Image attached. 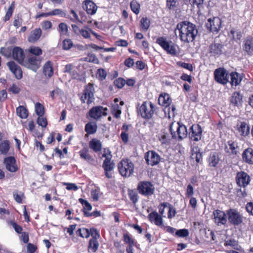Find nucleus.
I'll return each instance as SVG.
<instances>
[{
	"instance_id": "nucleus-1",
	"label": "nucleus",
	"mask_w": 253,
	"mask_h": 253,
	"mask_svg": "<svg viewBox=\"0 0 253 253\" xmlns=\"http://www.w3.org/2000/svg\"><path fill=\"white\" fill-rule=\"evenodd\" d=\"M176 30L179 32L180 40L185 43L193 42L198 33L196 25L187 21L178 23L175 31Z\"/></svg>"
},
{
	"instance_id": "nucleus-2",
	"label": "nucleus",
	"mask_w": 253,
	"mask_h": 253,
	"mask_svg": "<svg viewBox=\"0 0 253 253\" xmlns=\"http://www.w3.org/2000/svg\"><path fill=\"white\" fill-rule=\"evenodd\" d=\"M118 168L122 176L129 177L133 172L134 165L129 159H123L118 163Z\"/></svg>"
},
{
	"instance_id": "nucleus-3",
	"label": "nucleus",
	"mask_w": 253,
	"mask_h": 253,
	"mask_svg": "<svg viewBox=\"0 0 253 253\" xmlns=\"http://www.w3.org/2000/svg\"><path fill=\"white\" fill-rule=\"evenodd\" d=\"M137 190L141 195L148 197L154 194L155 187L150 181H141L138 183Z\"/></svg>"
},
{
	"instance_id": "nucleus-4",
	"label": "nucleus",
	"mask_w": 253,
	"mask_h": 253,
	"mask_svg": "<svg viewBox=\"0 0 253 253\" xmlns=\"http://www.w3.org/2000/svg\"><path fill=\"white\" fill-rule=\"evenodd\" d=\"M156 42L159 44L165 51L172 55L176 54V45L171 41H167L166 38L164 37H159Z\"/></svg>"
},
{
	"instance_id": "nucleus-5",
	"label": "nucleus",
	"mask_w": 253,
	"mask_h": 253,
	"mask_svg": "<svg viewBox=\"0 0 253 253\" xmlns=\"http://www.w3.org/2000/svg\"><path fill=\"white\" fill-rule=\"evenodd\" d=\"M226 214L228 221L232 225L238 226L243 221L242 215L235 209H230L227 210Z\"/></svg>"
},
{
	"instance_id": "nucleus-6",
	"label": "nucleus",
	"mask_w": 253,
	"mask_h": 253,
	"mask_svg": "<svg viewBox=\"0 0 253 253\" xmlns=\"http://www.w3.org/2000/svg\"><path fill=\"white\" fill-rule=\"evenodd\" d=\"M149 107L148 108L147 106V102H144L139 108L138 113H139L141 116L145 119H150L155 111L156 107L155 105L151 102L149 103Z\"/></svg>"
},
{
	"instance_id": "nucleus-7",
	"label": "nucleus",
	"mask_w": 253,
	"mask_h": 253,
	"mask_svg": "<svg viewBox=\"0 0 253 253\" xmlns=\"http://www.w3.org/2000/svg\"><path fill=\"white\" fill-rule=\"evenodd\" d=\"M229 72L224 68H219L214 71L215 81L221 84L225 85L229 81Z\"/></svg>"
},
{
	"instance_id": "nucleus-8",
	"label": "nucleus",
	"mask_w": 253,
	"mask_h": 253,
	"mask_svg": "<svg viewBox=\"0 0 253 253\" xmlns=\"http://www.w3.org/2000/svg\"><path fill=\"white\" fill-rule=\"evenodd\" d=\"M173 124V123L170 124L169 126V131L172 135V137L174 139H176L177 138V133L179 140H181L186 138L187 136V130L186 126L182 123L178 122V126L176 129V131L175 132L172 130Z\"/></svg>"
},
{
	"instance_id": "nucleus-9",
	"label": "nucleus",
	"mask_w": 253,
	"mask_h": 253,
	"mask_svg": "<svg viewBox=\"0 0 253 253\" xmlns=\"http://www.w3.org/2000/svg\"><path fill=\"white\" fill-rule=\"evenodd\" d=\"M41 60L39 57L32 56L27 60H24L21 65L36 72L41 66Z\"/></svg>"
},
{
	"instance_id": "nucleus-10",
	"label": "nucleus",
	"mask_w": 253,
	"mask_h": 253,
	"mask_svg": "<svg viewBox=\"0 0 253 253\" xmlns=\"http://www.w3.org/2000/svg\"><path fill=\"white\" fill-rule=\"evenodd\" d=\"M221 20L218 17L209 18L206 26L207 29L213 33H217L221 27Z\"/></svg>"
},
{
	"instance_id": "nucleus-11",
	"label": "nucleus",
	"mask_w": 253,
	"mask_h": 253,
	"mask_svg": "<svg viewBox=\"0 0 253 253\" xmlns=\"http://www.w3.org/2000/svg\"><path fill=\"white\" fill-rule=\"evenodd\" d=\"M146 163L151 166L158 165L161 161V157L155 151H148L144 155Z\"/></svg>"
},
{
	"instance_id": "nucleus-12",
	"label": "nucleus",
	"mask_w": 253,
	"mask_h": 253,
	"mask_svg": "<svg viewBox=\"0 0 253 253\" xmlns=\"http://www.w3.org/2000/svg\"><path fill=\"white\" fill-rule=\"evenodd\" d=\"M189 137L194 141H198L201 140L202 134V129L199 124H193L190 127Z\"/></svg>"
},
{
	"instance_id": "nucleus-13",
	"label": "nucleus",
	"mask_w": 253,
	"mask_h": 253,
	"mask_svg": "<svg viewBox=\"0 0 253 253\" xmlns=\"http://www.w3.org/2000/svg\"><path fill=\"white\" fill-rule=\"evenodd\" d=\"M235 178L237 184L240 187H246L251 181L249 175L244 171L238 172Z\"/></svg>"
},
{
	"instance_id": "nucleus-14",
	"label": "nucleus",
	"mask_w": 253,
	"mask_h": 253,
	"mask_svg": "<svg viewBox=\"0 0 253 253\" xmlns=\"http://www.w3.org/2000/svg\"><path fill=\"white\" fill-rule=\"evenodd\" d=\"M210 56L218 57L224 53V45L221 43L213 42L208 47Z\"/></svg>"
},
{
	"instance_id": "nucleus-15",
	"label": "nucleus",
	"mask_w": 253,
	"mask_h": 253,
	"mask_svg": "<svg viewBox=\"0 0 253 253\" xmlns=\"http://www.w3.org/2000/svg\"><path fill=\"white\" fill-rule=\"evenodd\" d=\"M94 87L93 84H88L84 90L83 95L81 97L82 103H85V99H87L88 104L91 103L94 98L93 91Z\"/></svg>"
},
{
	"instance_id": "nucleus-16",
	"label": "nucleus",
	"mask_w": 253,
	"mask_h": 253,
	"mask_svg": "<svg viewBox=\"0 0 253 253\" xmlns=\"http://www.w3.org/2000/svg\"><path fill=\"white\" fill-rule=\"evenodd\" d=\"M103 110L107 111L106 108H104L102 106H98L92 107L88 112V114L90 117L97 120L100 118L102 115H106V113H103Z\"/></svg>"
},
{
	"instance_id": "nucleus-17",
	"label": "nucleus",
	"mask_w": 253,
	"mask_h": 253,
	"mask_svg": "<svg viewBox=\"0 0 253 253\" xmlns=\"http://www.w3.org/2000/svg\"><path fill=\"white\" fill-rule=\"evenodd\" d=\"M226 213L219 210H214L213 212V216L215 222L218 225H225L227 222Z\"/></svg>"
},
{
	"instance_id": "nucleus-18",
	"label": "nucleus",
	"mask_w": 253,
	"mask_h": 253,
	"mask_svg": "<svg viewBox=\"0 0 253 253\" xmlns=\"http://www.w3.org/2000/svg\"><path fill=\"white\" fill-rule=\"evenodd\" d=\"M3 164L8 171L14 172L17 171L18 167L16 164V160L13 156L7 157L4 159Z\"/></svg>"
},
{
	"instance_id": "nucleus-19",
	"label": "nucleus",
	"mask_w": 253,
	"mask_h": 253,
	"mask_svg": "<svg viewBox=\"0 0 253 253\" xmlns=\"http://www.w3.org/2000/svg\"><path fill=\"white\" fill-rule=\"evenodd\" d=\"M243 49L248 55L253 54V37L248 36L243 42Z\"/></svg>"
},
{
	"instance_id": "nucleus-20",
	"label": "nucleus",
	"mask_w": 253,
	"mask_h": 253,
	"mask_svg": "<svg viewBox=\"0 0 253 253\" xmlns=\"http://www.w3.org/2000/svg\"><path fill=\"white\" fill-rule=\"evenodd\" d=\"M7 65L17 79L20 80L22 78L23 73L21 68L14 61L8 62Z\"/></svg>"
},
{
	"instance_id": "nucleus-21",
	"label": "nucleus",
	"mask_w": 253,
	"mask_h": 253,
	"mask_svg": "<svg viewBox=\"0 0 253 253\" xmlns=\"http://www.w3.org/2000/svg\"><path fill=\"white\" fill-rule=\"evenodd\" d=\"M12 57L15 60L21 65L25 58L23 50L19 46L14 47L12 49Z\"/></svg>"
},
{
	"instance_id": "nucleus-22",
	"label": "nucleus",
	"mask_w": 253,
	"mask_h": 253,
	"mask_svg": "<svg viewBox=\"0 0 253 253\" xmlns=\"http://www.w3.org/2000/svg\"><path fill=\"white\" fill-rule=\"evenodd\" d=\"M243 96L239 91H234L230 98V103L234 106H239L242 105Z\"/></svg>"
},
{
	"instance_id": "nucleus-23",
	"label": "nucleus",
	"mask_w": 253,
	"mask_h": 253,
	"mask_svg": "<svg viewBox=\"0 0 253 253\" xmlns=\"http://www.w3.org/2000/svg\"><path fill=\"white\" fill-rule=\"evenodd\" d=\"M237 129L240 133V135L244 137L250 134V127L245 122H238L237 125Z\"/></svg>"
},
{
	"instance_id": "nucleus-24",
	"label": "nucleus",
	"mask_w": 253,
	"mask_h": 253,
	"mask_svg": "<svg viewBox=\"0 0 253 253\" xmlns=\"http://www.w3.org/2000/svg\"><path fill=\"white\" fill-rule=\"evenodd\" d=\"M83 7L88 14L90 15L94 14L97 8L96 4L90 0H86L84 1Z\"/></svg>"
},
{
	"instance_id": "nucleus-25",
	"label": "nucleus",
	"mask_w": 253,
	"mask_h": 253,
	"mask_svg": "<svg viewBox=\"0 0 253 253\" xmlns=\"http://www.w3.org/2000/svg\"><path fill=\"white\" fill-rule=\"evenodd\" d=\"M243 161L250 165L253 164V149L248 148L242 154Z\"/></svg>"
},
{
	"instance_id": "nucleus-26",
	"label": "nucleus",
	"mask_w": 253,
	"mask_h": 253,
	"mask_svg": "<svg viewBox=\"0 0 253 253\" xmlns=\"http://www.w3.org/2000/svg\"><path fill=\"white\" fill-rule=\"evenodd\" d=\"M148 218L151 222H154L156 225L161 226L162 228L164 226L163 218L156 211H153L149 213Z\"/></svg>"
},
{
	"instance_id": "nucleus-27",
	"label": "nucleus",
	"mask_w": 253,
	"mask_h": 253,
	"mask_svg": "<svg viewBox=\"0 0 253 253\" xmlns=\"http://www.w3.org/2000/svg\"><path fill=\"white\" fill-rule=\"evenodd\" d=\"M42 35L41 28H36L32 30L28 37V41L31 43H35L39 40Z\"/></svg>"
},
{
	"instance_id": "nucleus-28",
	"label": "nucleus",
	"mask_w": 253,
	"mask_h": 253,
	"mask_svg": "<svg viewBox=\"0 0 253 253\" xmlns=\"http://www.w3.org/2000/svg\"><path fill=\"white\" fill-rule=\"evenodd\" d=\"M229 76L231 78V81L229 82H230L232 86L238 85L240 84L243 79V76L242 74H239L236 72H231Z\"/></svg>"
},
{
	"instance_id": "nucleus-29",
	"label": "nucleus",
	"mask_w": 253,
	"mask_h": 253,
	"mask_svg": "<svg viewBox=\"0 0 253 253\" xmlns=\"http://www.w3.org/2000/svg\"><path fill=\"white\" fill-rule=\"evenodd\" d=\"M208 161L210 167H216L219 162L218 154L215 152L211 153Z\"/></svg>"
},
{
	"instance_id": "nucleus-30",
	"label": "nucleus",
	"mask_w": 253,
	"mask_h": 253,
	"mask_svg": "<svg viewBox=\"0 0 253 253\" xmlns=\"http://www.w3.org/2000/svg\"><path fill=\"white\" fill-rule=\"evenodd\" d=\"M89 147L94 152L97 153L101 150L102 144L99 140L93 138L89 142Z\"/></svg>"
},
{
	"instance_id": "nucleus-31",
	"label": "nucleus",
	"mask_w": 253,
	"mask_h": 253,
	"mask_svg": "<svg viewBox=\"0 0 253 253\" xmlns=\"http://www.w3.org/2000/svg\"><path fill=\"white\" fill-rule=\"evenodd\" d=\"M43 73L45 76L50 78L53 74L52 63L47 61L43 67Z\"/></svg>"
},
{
	"instance_id": "nucleus-32",
	"label": "nucleus",
	"mask_w": 253,
	"mask_h": 253,
	"mask_svg": "<svg viewBox=\"0 0 253 253\" xmlns=\"http://www.w3.org/2000/svg\"><path fill=\"white\" fill-rule=\"evenodd\" d=\"M80 155L81 158L84 159L89 163L94 161L92 157L88 153V148L86 146L82 149L80 152Z\"/></svg>"
},
{
	"instance_id": "nucleus-33",
	"label": "nucleus",
	"mask_w": 253,
	"mask_h": 253,
	"mask_svg": "<svg viewBox=\"0 0 253 253\" xmlns=\"http://www.w3.org/2000/svg\"><path fill=\"white\" fill-rule=\"evenodd\" d=\"M159 103L162 106L167 107L171 104V99L168 94H165L164 96H160L159 97Z\"/></svg>"
},
{
	"instance_id": "nucleus-34",
	"label": "nucleus",
	"mask_w": 253,
	"mask_h": 253,
	"mask_svg": "<svg viewBox=\"0 0 253 253\" xmlns=\"http://www.w3.org/2000/svg\"><path fill=\"white\" fill-rule=\"evenodd\" d=\"M99 247V243L97 240L90 239L87 247L88 253H95Z\"/></svg>"
},
{
	"instance_id": "nucleus-35",
	"label": "nucleus",
	"mask_w": 253,
	"mask_h": 253,
	"mask_svg": "<svg viewBox=\"0 0 253 253\" xmlns=\"http://www.w3.org/2000/svg\"><path fill=\"white\" fill-rule=\"evenodd\" d=\"M224 245L225 247L230 246L236 251L240 250L241 248V247L238 245V241L233 239L225 240Z\"/></svg>"
},
{
	"instance_id": "nucleus-36",
	"label": "nucleus",
	"mask_w": 253,
	"mask_h": 253,
	"mask_svg": "<svg viewBox=\"0 0 253 253\" xmlns=\"http://www.w3.org/2000/svg\"><path fill=\"white\" fill-rule=\"evenodd\" d=\"M16 113L22 119H26L28 116V111L23 106H19L16 108Z\"/></svg>"
},
{
	"instance_id": "nucleus-37",
	"label": "nucleus",
	"mask_w": 253,
	"mask_h": 253,
	"mask_svg": "<svg viewBox=\"0 0 253 253\" xmlns=\"http://www.w3.org/2000/svg\"><path fill=\"white\" fill-rule=\"evenodd\" d=\"M97 129V125L92 123H88L85 126V131L89 134H92L96 132Z\"/></svg>"
},
{
	"instance_id": "nucleus-38",
	"label": "nucleus",
	"mask_w": 253,
	"mask_h": 253,
	"mask_svg": "<svg viewBox=\"0 0 253 253\" xmlns=\"http://www.w3.org/2000/svg\"><path fill=\"white\" fill-rule=\"evenodd\" d=\"M9 150V142L8 140H4L0 143V153L7 154Z\"/></svg>"
},
{
	"instance_id": "nucleus-39",
	"label": "nucleus",
	"mask_w": 253,
	"mask_h": 253,
	"mask_svg": "<svg viewBox=\"0 0 253 253\" xmlns=\"http://www.w3.org/2000/svg\"><path fill=\"white\" fill-rule=\"evenodd\" d=\"M80 203L83 205L84 206L83 209L82 210V211L84 212H84H88V211H91L92 209V206L88 203V202L84 199L82 198H80L79 199Z\"/></svg>"
},
{
	"instance_id": "nucleus-40",
	"label": "nucleus",
	"mask_w": 253,
	"mask_h": 253,
	"mask_svg": "<svg viewBox=\"0 0 253 253\" xmlns=\"http://www.w3.org/2000/svg\"><path fill=\"white\" fill-rule=\"evenodd\" d=\"M111 113L116 118H119L121 114V110L118 104H114L111 107Z\"/></svg>"
},
{
	"instance_id": "nucleus-41",
	"label": "nucleus",
	"mask_w": 253,
	"mask_h": 253,
	"mask_svg": "<svg viewBox=\"0 0 253 253\" xmlns=\"http://www.w3.org/2000/svg\"><path fill=\"white\" fill-rule=\"evenodd\" d=\"M14 8H15V3H14V1H13L11 3V5L9 7V8H8V9L6 12V14L3 19L4 22H6L10 19V18L11 17V16L13 14V12L14 11Z\"/></svg>"
},
{
	"instance_id": "nucleus-42",
	"label": "nucleus",
	"mask_w": 253,
	"mask_h": 253,
	"mask_svg": "<svg viewBox=\"0 0 253 253\" xmlns=\"http://www.w3.org/2000/svg\"><path fill=\"white\" fill-rule=\"evenodd\" d=\"M227 143L229 146V149L231 151V154L235 155H238L239 152L237 150V149H238L239 147L237 143L235 141L230 140L227 142Z\"/></svg>"
},
{
	"instance_id": "nucleus-43",
	"label": "nucleus",
	"mask_w": 253,
	"mask_h": 253,
	"mask_svg": "<svg viewBox=\"0 0 253 253\" xmlns=\"http://www.w3.org/2000/svg\"><path fill=\"white\" fill-rule=\"evenodd\" d=\"M35 112L39 117H43L44 114V108L40 103L37 102L35 104Z\"/></svg>"
},
{
	"instance_id": "nucleus-44",
	"label": "nucleus",
	"mask_w": 253,
	"mask_h": 253,
	"mask_svg": "<svg viewBox=\"0 0 253 253\" xmlns=\"http://www.w3.org/2000/svg\"><path fill=\"white\" fill-rule=\"evenodd\" d=\"M194 154L196 155V162L197 163H200L201 160H202L203 159V155L202 152H200V148L198 146L195 147V148L193 149L192 155H194Z\"/></svg>"
},
{
	"instance_id": "nucleus-45",
	"label": "nucleus",
	"mask_w": 253,
	"mask_h": 253,
	"mask_svg": "<svg viewBox=\"0 0 253 253\" xmlns=\"http://www.w3.org/2000/svg\"><path fill=\"white\" fill-rule=\"evenodd\" d=\"M128 195L130 200L133 204H135L138 200V196L136 192L133 190H129L128 191Z\"/></svg>"
},
{
	"instance_id": "nucleus-46",
	"label": "nucleus",
	"mask_w": 253,
	"mask_h": 253,
	"mask_svg": "<svg viewBox=\"0 0 253 253\" xmlns=\"http://www.w3.org/2000/svg\"><path fill=\"white\" fill-rule=\"evenodd\" d=\"M150 21L146 17H142L140 20V27L142 30L146 31L148 29Z\"/></svg>"
},
{
	"instance_id": "nucleus-47",
	"label": "nucleus",
	"mask_w": 253,
	"mask_h": 253,
	"mask_svg": "<svg viewBox=\"0 0 253 253\" xmlns=\"http://www.w3.org/2000/svg\"><path fill=\"white\" fill-rule=\"evenodd\" d=\"M178 5L177 0H166V6L169 10H174Z\"/></svg>"
},
{
	"instance_id": "nucleus-48",
	"label": "nucleus",
	"mask_w": 253,
	"mask_h": 253,
	"mask_svg": "<svg viewBox=\"0 0 253 253\" xmlns=\"http://www.w3.org/2000/svg\"><path fill=\"white\" fill-rule=\"evenodd\" d=\"M130 6L132 11L136 14H138L140 11V4L135 0H133L130 3Z\"/></svg>"
},
{
	"instance_id": "nucleus-49",
	"label": "nucleus",
	"mask_w": 253,
	"mask_h": 253,
	"mask_svg": "<svg viewBox=\"0 0 253 253\" xmlns=\"http://www.w3.org/2000/svg\"><path fill=\"white\" fill-rule=\"evenodd\" d=\"M73 45V43L71 39H66L62 42V48L64 50H69Z\"/></svg>"
},
{
	"instance_id": "nucleus-50",
	"label": "nucleus",
	"mask_w": 253,
	"mask_h": 253,
	"mask_svg": "<svg viewBox=\"0 0 253 253\" xmlns=\"http://www.w3.org/2000/svg\"><path fill=\"white\" fill-rule=\"evenodd\" d=\"M189 233L188 229H181L176 230L175 235L179 237L184 238L187 237L189 235Z\"/></svg>"
},
{
	"instance_id": "nucleus-51",
	"label": "nucleus",
	"mask_w": 253,
	"mask_h": 253,
	"mask_svg": "<svg viewBox=\"0 0 253 253\" xmlns=\"http://www.w3.org/2000/svg\"><path fill=\"white\" fill-rule=\"evenodd\" d=\"M12 47H1L0 49L1 54L6 57H10L11 54L12 55Z\"/></svg>"
},
{
	"instance_id": "nucleus-52",
	"label": "nucleus",
	"mask_w": 253,
	"mask_h": 253,
	"mask_svg": "<svg viewBox=\"0 0 253 253\" xmlns=\"http://www.w3.org/2000/svg\"><path fill=\"white\" fill-rule=\"evenodd\" d=\"M58 31L61 35H65L68 33L67 25L64 23H61L59 25Z\"/></svg>"
},
{
	"instance_id": "nucleus-53",
	"label": "nucleus",
	"mask_w": 253,
	"mask_h": 253,
	"mask_svg": "<svg viewBox=\"0 0 253 253\" xmlns=\"http://www.w3.org/2000/svg\"><path fill=\"white\" fill-rule=\"evenodd\" d=\"M115 86L119 88H122L126 84V80L122 78H119L114 81Z\"/></svg>"
},
{
	"instance_id": "nucleus-54",
	"label": "nucleus",
	"mask_w": 253,
	"mask_h": 253,
	"mask_svg": "<svg viewBox=\"0 0 253 253\" xmlns=\"http://www.w3.org/2000/svg\"><path fill=\"white\" fill-rule=\"evenodd\" d=\"M89 233L90 235L91 236V238L90 239L97 240V239L100 238L99 232L96 229L94 228H91L90 229Z\"/></svg>"
},
{
	"instance_id": "nucleus-55",
	"label": "nucleus",
	"mask_w": 253,
	"mask_h": 253,
	"mask_svg": "<svg viewBox=\"0 0 253 253\" xmlns=\"http://www.w3.org/2000/svg\"><path fill=\"white\" fill-rule=\"evenodd\" d=\"M236 195L238 197L244 198L247 196L246 187H240L236 189Z\"/></svg>"
},
{
	"instance_id": "nucleus-56",
	"label": "nucleus",
	"mask_w": 253,
	"mask_h": 253,
	"mask_svg": "<svg viewBox=\"0 0 253 253\" xmlns=\"http://www.w3.org/2000/svg\"><path fill=\"white\" fill-rule=\"evenodd\" d=\"M50 16L60 15L62 17H66V13L60 9H55L50 11Z\"/></svg>"
},
{
	"instance_id": "nucleus-57",
	"label": "nucleus",
	"mask_w": 253,
	"mask_h": 253,
	"mask_svg": "<svg viewBox=\"0 0 253 253\" xmlns=\"http://www.w3.org/2000/svg\"><path fill=\"white\" fill-rule=\"evenodd\" d=\"M177 65L182 68L186 69L190 71H192L193 70V68L192 65L190 63L182 62L181 61H179L177 62Z\"/></svg>"
},
{
	"instance_id": "nucleus-58",
	"label": "nucleus",
	"mask_w": 253,
	"mask_h": 253,
	"mask_svg": "<svg viewBox=\"0 0 253 253\" xmlns=\"http://www.w3.org/2000/svg\"><path fill=\"white\" fill-rule=\"evenodd\" d=\"M97 75L101 81H103L106 79L107 73L106 71L102 68L97 70Z\"/></svg>"
},
{
	"instance_id": "nucleus-59",
	"label": "nucleus",
	"mask_w": 253,
	"mask_h": 253,
	"mask_svg": "<svg viewBox=\"0 0 253 253\" xmlns=\"http://www.w3.org/2000/svg\"><path fill=\"white\" fill-rule=\"evenodd\" d=\"M20 194H18L17 191H14L13 192V195L16 202L18 203H22V197L24 196V194L22 192H20Z\"/></svg>"
},
{
	"instance_id": "nucleus-60",
	"label": "nucleus",
	"mask_w": 253,
	"mask_h": 253,
	"mask_svg": "<svg viewBox=\"0 0 253 253\" xmlns=\"http://www.w3.org/2000/svg\"><path fill=\"white\" fill-rule=\"evenodd\" d=\"M169 212H168V218L170 219L172 217H173L174 216H175V214H176V210H175V209L170 204H169Z\"/></svg>"
},
{
	"instance_id": "nucleus-61",
	"label": "nucleus",
	"mask_w": 253,
	"mask_h": 253,
	"mask_svg": "<svg viewBox=\"0 0 253 253\" xmlns=\"http://www.w3.org/2000/svg\"><path fill=\"white\" fill-rule=\"evenodd\" d=\"M37 123L39 126L43 127H45L47 125L46 119L42 117H39L37 120Z\"/></svg>"
},
{
	"instance_id": "nucleus-62",
	"label": "nucleus",
	"mask_w": 253,
	"mask_h": 253,
	"mask_svg": "<svg viewBox=\"0 0 253 253\" xmlns=\"http://www.w3.org/2000/svg\"><path fill=\"white\" fill-rule=\"evenodd\" d=\"M8 90L13 94H18L20 92L21 89L18 85L13 84L12 85L9 87Z\"/></svg>"
},
{
	"instance_id": "nucleus-63",
	"label": "nucleus",
	"mask_w": 253,
	"mask_h": 253,
	"mask_svg": "<svg viewBox=\"0 0 253 253\" xmlns=\"http://www.w3.org/2000/svg\"><path fill=\"white\" fill-rule=\"evenodd\" d=\"M10 225L13 227L15 231L18 234L21 233L23 230L22 227L18 225L15 222L11 221L10 222Z\"/></svg>"
},
{
	"instance_id": "nucleus-64",
	"label": "nucleus",
	"mask_w": 253,
	"mask_h": 253,
	"mask_svg": "<svg viewBox=\"0 0 253 253\" xmlns=\"http://www.w3.org/2000/svg\"><path fill=\"white\" fill-rule=\"evenodd\" d=\"M247 211L252 215H253V202H249L246 206Z\"/></svg>"
}]
</instances>
